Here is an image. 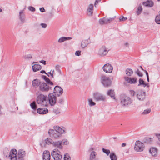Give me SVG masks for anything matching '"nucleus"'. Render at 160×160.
Returning a JSON list of instances; mask_svg holds the SVG:
<instances>
[{
    "mask_svg": "<svg viewBox=\"0 0 160 160\" xmlns=\"http://www.w3.org/2000/svg\"><path fill=\"white\" fill-rule=\"evenodd\" d=\"M120 100L121 105L123 106H127L131 104L132 101L129 96L125 94H121L120 96Z\"/></svg>",
    "mask_w": 160,
    "mask_h": 160,
    "instance_id": "nucleus-1",
    "label": "nucleus"
},
{
    "mask_svg": "<svg viewBox=\"0 0 160 160\" xmlns=\"http://www.w3.org/2000/svg\"><path fill=\"white\" fill-rule=\"evenodd\" d=\"M37 102L38 104L43 106H47L48 105L47 97L42 94H39L37 96Z\"/></svg>",
    "mask_w": 160,
    "mask_h": 160,
    "instance_id": "nucleus-2",
    "label": "nucleus"
},
{
    "mask_svg": "<svg viewBox=\"0 0 160 160\" xmlns=\"http://www.w3.org/2000/svg\"><path fill=\"white\" fill-rule=\"evenodd\" d=\"M50 137L54 140L58 139L61 137L62 135L60 133L57 132L55 129H50L48 132Z\"/></svg>",
    "mask_w": 160,
    "mask_h": 160,
    "instance_id": "nucleus-3",
    "label": "nucleus"
},
{
    "mask_svg": "<svg viewBox=\"0 0 160 160\" xmlns=\"http://www.w3.org/2000/svg\"><path fill=\"white\" fill-rule=\"evenodd\" d=\"M51 154L54 160H61L62 158L61 152L58 148L54 149L51 152Z\"/></svg>",
    "mask_w": 160,
    "mask_h": 160,
    "instance_id": "nucleus-4",
    "label": "nucleus"
},
{
    "mask_svg": "<svg viewBox=\"0 0 160 160\" xmlns=\"http://www.w3.org/2000/svg\"><path fill=\"white\" fill-rule=\"evenodd\" d=\"M136 94L137 99L140 101H143L146 98V92L142 90L137 91Z\"/></svg>",
    "mask_w": 160,
    "mask_h": 160,
    "instance_id": "nucleus-5",
    "label": "nucleus"
},
{
    "mask_svg": "<svg viewBox=\"0 0 160 160\" xmlns=\"http://www.w3.org/2000/svg\"><path fill=\"white\" fill-rule=\"evenodd\" d=\"M101 80L102 84L105 87L109 86L112 83V81L110 78L105 76H101Z\"/></svg>",
    "mask_w": 160,
    "mask_h": 160,
    "instance_id": "nucleus-6",
    "label": "nucleus"
},
{
    "mask_svg": "<svg viewBox=\"0 0 160 160\" xmlns=\"http://www.w3.org/2000/svg\"><path fill=\"white\" fill-rule=\"evenodd\" d=\"M109 50L105 46L103 45L98 49V54L101 57H104L108 53Z\"/></svg>",
    "mask_w": 160,
    "mask_h": 160,
    "instance_id": "nucleus-7",
    "label": "nucleus"
},
{
    "mask_svg": "<svg viewBox=\"0 0 160 160\" xmlns=\"http://www.w3.org/2000/svg\"><path fill=\"white\" fill-rule=\"evenodd\" d=\"M93 96L94 99L97 101H104L106 99V97L104 95L98 92L94 93Z\"/></svg>",
    "mask_w": 160,
    "mask_h": 160,
    "instance_id": "nucleus-8",
    "label": "nucleus"
},
{
    "mask_svg": "<svg viewBox=\"0 0 160 160\" xmlns=\"http://www.w3.org/2000/svg\"><path fill=\"white\" fill-rule=\"evenodd\" d=\"M52 88V87L49 86L47 83L43 82H41L39 87V90L42 92H47Z\"/></svg>",
    "mask_w": 160,
    "mask_h": 160,
    "instance_id": "nucleus-9",
    "label": "nucleus"
},
{
    "mask_svg": "<svg viewBox=\"0 0 160 160\" xmlns=\"http://www.w3.org/2000/svg\"><path fill=\"white\" fill-rule=\"evenodd\" d=\"M143 144L139 141H137L134 147V150L137 152H142L143 150Z\"/></svg>",
    "mask_w": 160,
    "mask_h": 160,
    "instance_id": "nucleus-10",
    "label": "nucleus"
},
{
    "mask_svg": "<svg viewBox=\"0 0 160 160\" xmlns=\"http://www.w3.org/2000/svg\"><path fill=\"white\" fill-rule=\"evenodd\" d=\"M9 157L11 160H18V153L16 150L12 149L10 152Z\"/></svg>",
    "mask_w": 160,
    "mask_h": 160,
    "instance_id": "nucleus-11",
    "label": "nucleus"
},
{
    "mask_svg": "<svg viewBox=\"0 0 160 160\" xmlns=\"http://www.w3.org/2000/svg\"><path fill=\"white\" fill-rule=\"evenodd\" d=\"M48 96L49 103L51 106L54 105L56 102V97L52 93H49Z\"/></svg>",
    "mask_w": 160,
    "mask_h": 160,
    "instance_id": "nucleus-12",
    "label": "nucleus"
},
{
    "mask_svg": "<svg viewBox=\"0 0 160 160\" xmlns=\"http://www.w3.org/2000/svg\"><path fill=\"white\" fill-rule=\"evenodd\" d=\"M63 89L58 86H56L54 88L53 92L58 96H61L63 93Z\"/></svg>",
    "mask_w": 160,
    "mask_h": 160,
    "instance_id": "nucleus-13",
    "label": "nucleus"
},
{
    "mask_svg": "<svg viewBox=\"0 0 160 160\" xmlns=\"http://www.w3.org/2000/svg\"><path fill=\"white\" fill-rule=\"evenodd\" d=\"M53 140L50 138H48L45 139L44 141H42L40 144V146L43 147L46 146V144L48 145H52V146Z\"/></svg>",
    "mask_w": 160,
    "mask_h": 160,
    "instance_id": "nucleus-14",
    "label": "nucleus"
},
{
    "mask_svg": "<svg viewBox=\"0 0 160 160\" xmlns=\"http://www.w3.org/2000/svg\"><path fill=\"white\" fill-rule=\"evenodd\" d=\"M103 70L107 73H110L112 72V66L109 63L105 64L102 67Z\"/></svg>",
    "mask_w": 160,
    "mask_h": 160,
    "instance_id": "nucleus-15",
    "label": "nucleus"
},
{
    "mask_svg": "<svg viewBox=\"0 0 160 160\" xmlns=\"http://www.w3.org/2000/svg\"><path fill=\"white\" fill-rule=\"evenodd\" d=\"M112 20V18H106L105 17H104L99 19V22L100 25H103L110 23Z\"/></svg>",
    "mask_w": 160,
    "mask_h": 160,
    "instance_id": "nucleus-16",
    "label": "nucleus"
},
{
    "mask_svg": "<svg viewBox=\"0 0 160 160\" xmlns=\"http://www.w3.org/2000/svg\"><path fill=\"white\" fill-rule=\"evenodd\" d=\"M54 129L56 130L57 132L60 133V135L66 133L67 132L66 128L64 127H60L58 126H56L54 127Z\"/></svg>",
    "mask_w": 160,
    "mask_h": 160,
    "instance_id": "nucleus-17",
    "label": "nucleus"
},
{
    "mask_svg": "<svg viewBox=\"0 0 160 160\" xmlns=\"http://www.w3.org/2000/svg\"><path fill=\"white\" fill-rule=\"evenodd\" d=\"M124 79L126 81L130 84H135L138 82L137 79L136 78H131L128 77H124Z\"/></svg>",
    "mask_w": 160,
    "mask_h": 160,
    "instance_id": "nucleus-18",
    "label": "nucleus"
},
{
    "mask_svg": "<svg viewBox=\"0 0 160 160\" xmlns=\"http://www.w3.org/2000/svg\"><path fill=\"white\" fill-rule=\"evenodd\" d=\"M43 160H50V154L49 151L48 150L44 151L43 153Z\"/></svg>",
    "mask_w": 160,
    "mask_h": 160,
    "instance_id": "nucleus-19",
    "label": "nucleus"
},
{
    "mask_svg": "<svg viewBox=\"0 0 160 160\" xmlns=\"http://www.w3.org/2000/svg\"><path fill=\"white\" fill-rule=\"evenodd\" d=\"M94 149L93 148H91L89 151H91L89 160H97L96 159V156L97 152L93 151Z\"/></svg>",
    "mask_w": 160,
    "mask_h": 160,
    "instance_id": "nucleus-20",
    "label": "nucleus"
},
{
    "mask_svg": "<svg viewBox=\"0 0 160 160\" xmlns=\"http://www.w3.org/2000/svg\"><path fill=\"white\" fill-rule=\"evenodd\" d=\"M52 146L55 148H57L58 149H62L63 148V146L61 144V141H53Z\"/></svg>",
    "mask_w": 160,
    "mask_h": 160,
    "instance_id": "nucleus-21",
    "label": "nucleus"
},
{
    "mask_svg": "<svg viewBox=\"0 0 160 160\" xmlns=\"http://www.w3.org/2000/svg\"><path fill=\"white\" fill-rule=\"evenodd\" d=\"M93 10V5L92 4H90L87 7V12L88 15L91 16L92 15Z\"/></svg>",
    "mask_w": 160,
    "mask_h": 160,
    "instance_id": "nucleus-22",
    "label": "nucleus"
},
{
    "mask_svg": "<svg viewBox=\"0 0 160 160\" xmlns=\"http://www.w3.org/2000/svg\"><path fill=\"white\" fill-rule=\"evenodd\" d=\"M25 151L23 150H19L18 151V160H23L22 158L25 156Z\"/></svg>",
    "mask_w": 160,
    "mask_h": 160,
    "instance_id": "nucleus-23",
    "label": "nucleus"
},
{
    "mask_svg": "<svg viewBox=\"0 0 160 160\" xmlns=\"http://www.w3.org/2000/svg\"><path fill=\"white\" fill-rule=\"evenodd\" d=\"M37 112L40 114H44L48 112V110L46 108H40L38 109Z\"/></svg>",
    "mask_w": 160,
    "mask_h": 160,
    "instance_id": "nucleus-24",
    "label": "nucleus"
},
{
    "mask_svg": "<svg viewBox=\"0 0 160 160\" xmlns=\"http://www.w3.org/2000/svg\"><path fill=\"white\" fill-rule=\"evenodd\" d=\"M19 18L22 23L25 22V16L24 12L23 10H21L19 12Z\"/></svg>",
    "mask_w": 160,
    "mask_h": 160,
    "instance_id": "nucleus-25",
    "label": "nucleus"
},
{
    "mask_svg": "<svg viewBox=\"0 0 160 160\" xmlns=\"http://www.w3.org/2000/svg\"><path fill=\"white\" fill-rule=\"evenodd\" d=\"M41 82H40L38 79H36L33 80L32 85L35 88H37L38 87H40Z\"/></svg>",
    "mask_w": 160,
    "mask_h": 160,
    "instance_id": "nucleus-26",
    "label": "nucleus"
},
{
    "mask_svg": "<svg viewBox=\"0 0 160 160\" xmlns=\"http://www.w3.org/2000/svg\"><path fill=\"white\" fill-rule=\"evenodd\" d=\"M149 152L153 156H156L158 153V150L157 148L154 147L151 148L149 149Z\"/></svg>",
    "mask_w": 160,
    "mask_h": 160,
    "instance_id": "nucleus-27",
    "label": "nucleus"
},
{
    "mask_svg": "<svg viewBox=\"0 0 160 160\" xmlns=\"http://www.w3.org/2000/svg\"><path fill=\"white\" fill-rule=\"evenodd\" d=\"M107 95L109 96L114 100H116V98L115 97V93L114 90L112 89L109 90L107 92Z\"/></svg>",
    "mask_w": 160,
    "mask_h": 160,
    "instance_id": "nucleus-28",
    "label": "nucleus"
},
{
    "mask_svg": "<svg viewBox=\"0 0 160 160\" xmlns=\"http://www.w3.org/2000/svg\"><path fill=\"white\" fill-rule=\"evenodd\" d=\"M32 68L33 71L34 72H36L40 70L41 69L42 67L39 64H35L32 66Z\"/></svg>",
    "mask_w": 160,
    "mask_h": 160,
    "instance_id": "nucleus-29",
    "label": "nucleus"
},
{
    "mask_svg": "<svg viewBox=\"0 0 160 160\" xmlns=\"http://www.w3.org/2000/svg\"><path fill=\"white\" fill-rule=\"evenodd\" d=\"M153 4V3L152 1L148 0L143 2V5L146 7H152Z\"/></svg>",
    "mask_w": 160,
    "mask_h": 160,
    "instance_id": "nucleus-30",
    "label": "nucleus"
},
{
    "mask_svg": "<svg viewBox=\"0 0 160 160\" xmlns=\"http://www.w3.org/2000/svg\"><path fill=\"white\" fill-rule=\"evenodd\" d=\"M71 39L72 38L70 37H62L59 39L58 40V42L59 43H62L68 40Z\"/></svg>",
    "mask_w": 160,
    "mask_h": 160,
    "instance_id": "nucleus-31",
    "label": "nucleus"
},
{
    "mask_svg": "<svg viewBox=\"0 0 160 160\" xmlns=\"http://www.w3.org/2000/svg\"><path fill=\"white\" fill-rule=\"evenodd\" d=\"M42 78L48 84L50 85H53V83L46 76H42Z\"/></svg>",
    "mask_w": 160,
    "mask_h": 160,
    "instance_id": "nucleus-32",
    "label": "nucleus"
},
{
    "mask_svg": "<svg viewBox=\"0 0 160 160\" xmlns=\"http://www.w3.org/2000/svg\"><path fill=\"white\" fill-rule=\"evenodd\" d=\"M55 68L57 72V76L58 77L62 74L61 71L60 69V66L58 65H57L55 66Z\"/></svg>",
    "mask_w": 160,
    "mask_h": 160,
    "instance_id": "nucleus-33",
    "label": "nucleus"
},
{
    "mask_svg": "<svg viewBox=\"0 0 160 160\" xmlns=\"http://www.w3.org/2000/svg\"><path fill=\"white\" fill-rule=\"evenodd\" d=\"M126 75H127V77H131L132 75L133 72L132 69L130 68H128L126 70Z\"/></svg>",
    "mask_w": 160,
    "mask_h": 160,
    "instance_id": "nucleus-34",
    "label": "nucleus"
},
{
    "mask_svg": "<svg viewBox=\"0 0 160 160\" xmlns=\"http://www.w3.org/2000/svg\"><path fill=\"white\" fill-rule=\"evenodd\" d=\"M88 41L87 40H85L82 41L81 46L82 48H84L88 46Z\"/></svg>",
    "mask_w": 160,
    "mask_h": 160,
    "instance_id": "nucleus-35",
    "label": "nucleus"
},
{
    "mask_svg": "<svg viewBox=\"0 0 160 160\" xmlns=\"http://www.w3.org/2000/svg\"><path fill=\"white\" fill-rule=\"evenodd\" d=\"M142 11V6H139L138 7L136 11L137 15H139Z\"/></svg>",
    "mask_w": 160,
    "mask_h": 160,
    "instance_id": "nucleus-36",
    "label": "nucleus"
},
{
    "mask_svg": "<svg viewBox=\"0 0 160 160\" xmlns=\"http://www.w3.org/2000/svg\"><path fill=\"white\" fill-rule=\"evenodd\" d=\"M30 106L31 107V108L34 110V111H33L32 112L34 113H36L35 110L37 108L35 102H33L31 103Z\"/></svg>",
    "mask_w": 160,
    "mask_h": 160,
    "instance_id": "nucleus-37",
    "label": "nucleus"
},
{
    "mask_svg": "<svg viewBox=\"0 0 160 160\" xmlns=\"http://www.w3.org/2000/svg\"><path fill=\"white\" fill-rule=\"evenodd\" d=\"M155 22L158 24H160V11L159 15H157L155 18Z\"/></svg>",
    "mask_w": 160,
    "mask_h": 160,
    "instance_id": "nucleus-38",
    "label": "nucleus"
},
{
    "mask_svg": "<svg viewBox=\"0 0 160 160\" xmlns=\"http://www.w3.org/2000/svg\"><path fill=\"white\" fill-rule=\"evenodd\" d=\"M138 86H141L142 87H144V86H145V83L142 79L140 78L139 80V84Z\"/></svg>",
    "mask_w": 160,
    "mask_h": 160,
    "instance_id": "nucleus-39",
    "label": "nucleus"
},
{
    "mask_svg": "<svg viewBox=\"0 0 160 160\" xmlns=\"http://www.w3.org/2000/svg\"><path fill=\"white\" fill-rule=\"evenodd\" d=\"M48 75L49 74L52 78H53L54 76H57V75H56L54 72V70H51L49 72H48Z\"/></svg>",
    "mask_w": 160,
    "mask_h": 160,
    "instance_id": "nucleus-40",
    "label": "nucleus"
},
{
    "mask_svg": "<svg viewBox=\"0 0 160 160\" xmlns=\"http://www.w3.org/2000/svg\"><path fill=\"white\" fill-rule=\"evenodd\" d=\"M110 157L111 160H117V156L114 153H111Z\"/></svg>",
    "mask_w": 160,
    "mask_h": 160,
    "instance_id": "nucleus-41",
    "label": "nucleus"
},
{
    "mask_svg": "<svg viewBox=\"0 0 160 160\" xmlns=\"http://www.w3.org/2000/svg\"><path fill=\"white\" fill-rule=\"evenodd\" d=\"M88 104L90 106H92L95 105V102L92 101V99L91 98L88 99Z\"/></svg>",
    "mask_w": 160,
    "mask_h": 160,
    "instance_id": "nucleus-42",
    "label": "nucleus"
},
{
    "mask_svg": "<svg viewBox=\"0 0 160 160\" xmlns=\"http://www.w3.org/2000/svg\"><path fill=\"white\" fill-rule=\"evenodd\" d=\"M53 112L56 115H58L60 113V110L58 108H55L53 110Z\"/></svg>",
    "mask_w": 160,
    "mask_h": 160,
    "instance_id": "nucleus-43",
    "label": "nucleus"
},
{
    "mask_svg": "<svg viewBox=\"0 0 160 160\" xmlns=\"http://www.w3.org/2000/svg\"><path fill=\"white\" fill-rule=\"evenodd\" d=\"M151 111V109L148 108L145 110L142 113V115H146L147 114H148Z\"/></svg>",
    "mask_w": 160,
    "mask_h": 160,
    "instance_id": "nucleus-44",
    "label": "nucleus"
},
{
    "mask_svg": "<svg viewBox=\"0 0 160 160\" xmlns=\"http://www.w3.org/2000/svg\"><path fill=\"white\" fill-rule=\"evenodd\" d=\"M61 144L62 145V144L65 145H67L69 143L68 140L66 139H64L62 140V141H61Z\"/></svg>",
    "mask_w": 160,
    "mask_h": 160,
    "instance_id": "nucleus-45",
    "label": "nucleus"
},
{
    "mask_svg": "<svg viewBox=\"0 0 160 160\" xmlns=\"http://www.w3.org/2000/svg\"><path fill=\"white\" fill-rule=\"evenodd\" d=\"M64 160H71V158L69 154L67 153L64 154Z\"/></svg>",
    "mask_w": 160,
    "mask_h": 160,
    "instance_id": "nucleus-46",
    "label": "nucleus"
},
{
    "mask_svg": "<svg viewBox=\"0 0 160 160\" xmlns=\"http://www.w3.org/2000/svg\"><path fill=\"white\" fill-rule=\"evenodd\" d=\"M102 152L106 153L107 155H108L110 153V151L108 149H106L105 148H102Z\"/></svg>",
    "mask_w": 160,
    "mask_h": 160,
    "instance_id": "nucleus-47",
    "label": "nucleus"
},
{
    "mask_svg": "<svg viewBox=\"0 0 160 160\" xmlns=\"http://www.w3.org/2000/svg\"><path fill=\"white\" fill-rule=\"evenodd\" d=\"M32 56L31 54H28L25 55L24 56V58L25 59H31L32 58Z\"/></svg>",
    "mask_w": 160,
    "mask_h": 160,
    "instance_id": "nucleus-48",
    "label": "nucleus"
},
{
    "mask_svg": "<svg viewBox=\"0 0 160 160\" xmlns=\"http://www.w3.org/2000/svg\"><path fill=\"white\" fill-rule=\"evenodd\" d=\"M130 92L131 96L132 97L134 96L135 94V92L134 90H130Z\"/></svg>",
    "mask_w": 160,
    "mask_h": 160,
    "instance_id": "nucleus-49",
    "label": "nucleus"
},
{
    "mask_svg": "<svg viewBox=\"0 0 160 160\" xmlns=\"http://www.w3.org/2000/svg\"><path fill=\"white\" fill-rule=\"evenodd\" d=\"M28 9L32 12H34L35 11V8L32 7L30 6L28 8Z\"/></svg>",
    "mask_w": 160,
    "mask_h": 160,
    "instance_id": "nucleus-50",
    "label": "nucleus"
},
{
    "mask_svg": "<svg viewBox=\"0 0 160 160\" xmlns=\"http://www.w3.org/2000/svg\"><path fill=\"white\" fill-rule=\"evenodd\" d=\"M81 51L79 50L77 51L75 53V54L76 56H80L81 55Z\"/></svg>",
    "mask_w": 160,
    "mask_h": 160,
    "instance_id": "nucleus-51",
    "label": "nucleus"
},
{
    "mask_svg": "<svg viewBox=\"0 0 160 160\" xmlns=\"http://www.w3.org/2000/svg\"><path fill=\"white\" fill-rule=\"evenodd\" d=\"M40 25L41 26L42 28H46L47 26V25L46 24L44 23H41Z\"/></svg>",
    "mask_w": 160,
    "mask_h": 160,
    "instance_id": "nucleus-52",
    "label": "nucleus"
},
{
    "mask_svg": "<svg viewBox=\"0 0 160 160\" xmlns=\"http://www.w3.org/2000/svg\"><path fill=\"white\" fill-rule=\"evenodd\" d=\"M137 75L140 77H142L143 76V74L142 72H140L139 70H138V72H137Z\"/></svg>",
    "mask_w": 160,
    "mask_h": 160,
    "instance_id": "nucleus-53",
    "label": "nucleus"
},
{
    "mask_svg": "<svg viewBox=\"0 0 160 160\" xmlns=\"http://www.w3.org/2000/svg\"><path fill=\"white\" fill-rule=\"evenodd\" d=\"M127 18L126 17H124V16H122L121 18H120L119 20L121 21H124L127 20Z\"/></svg>",
    "mask_w": 160,
    "mask_h": 160,
    "instance_id": "nucleus-54",
    "label": "nucleus"
},
{
    "mask_svg": "<svg viewBox=\"0 0 160 160\" xmlns=\"http://www.w3.org/2000/svg\"><path fill=\"white\" fill-rule=\"evenodd\" d=\"M101 0H96L94 3V6L96 7V5L98 4V3L101 1Z\"/></svg>",
    "mask_w": 160,
    "mask_h": 160,
    "instance_id": "nucleus-55",
    "label": "nucleus"
},
{
    "mask_svg": "<svg viewBox=\"0 0 160 160\" xmlns=\"http://www.w3.org/2000/svg\"><path fill=\"white\" fill-rule=\"evenodd\" d=\"M40 10L42 12H45V10L43 7H42L40 8Z\"/></svg>",
    "mask_w": 160,
    "mask_h": 160,
    "instance_id": "nucleus-56",
    "label": "nucleus"
},
{
    "mask_svg": "<svg viewBox=\"0 0 160 160\" xmlns=\"http://www.w3.org/2000/svg\"><path fill=\"white\" fill-rule=\"evenodd\" d=\"M40 62L43 64L44 65L46 64V61L43 60H42L40 61Z\"/></svg>",
    "mask_w": 160,
    "mask_h": 160,
    "instance_id": "nucleus-57",
    "label": "nucleus"
},
{
    "mask_svg": "<svg viewBox=\"0 0 160 160\" xmlns=\"http://www.w3.org/2000/svg\"><path fill=\"white\" fill-rule=\"evenodd\" d=\"M49 16L50 17L52 18L54 16V14L52 12H50L49 13Z\"/></svg>",
    "mask_w": 160,
    "mask_h": 160,
    "instance_id": "nucleus-58",
    "label": "nucleus"
},
{
    "mask_svg": "<svg viewBox=\"0 0 160 160\" xmlns=\"http://www.w3.org/2000/svg\"><path fill=\"white\" fill-rule=\"evenodd\" d=\"M40 72L42 73H45L46 74H47L48 76H49V75H48V74H47L46 72L44 70H42Z\"/></svg>",
    "mask_w": 160,
    "mask_h": 160,
    "instance_id": "nucleus-59",
    "label": "nucleus"
},
{
    "mask_svg": "<svg viewBox=\"0 0 160 160\" xmlns=\"http://www.w3.org/2000/svg\"><path fill=\"white\" fill-rule=\"evenodd\" d=\"M146 86H147L148 87H149V83H145V86H144L143 87H145Z\"/></svg>",
    "mask_w": 160,
    "mask_h": 160,
    "instance_id": "nucleus-60",
    "label": "nucleus"
},
{
    "mask_svg": "<svg viewBox=\"0 0 160 160\" xmlns=\"http://www.w3.org/2000/svg\"><path fill=\"white\" fill-rule=\"evenodd\" d=\"M126 146V143H123L122 144V147H125Z\"/></svg>",
    "mask_w": 160,
    "mask_h": 160,
    "instance_id": "nucleus-61",
    "label": "nucleus"
},
{
    "mask_svg": "<svg viewBox=\"0 0 160 160\" xmlns=\"http://www.w3.org/2000/svg\"><path fill=\"white\" fill-rule=\"evenodd\" d=\"M145 73H146V76H147V77H149L148 73V72L147 71H145Z\"/></svg>",
    "mask_w": 160,
    "mask_h": 160,
    "instance_id": "nucleus-62",
    "label": "nucleus"
},
{
    "mask_svg": "<svg viewBox=\"0 0 160 160\" xmlns=\"http://www.w3.org/2000/svg\"><path fill=\"white\" fill-rule=\"evenodd\" d=\"M63 102V99H61V100H59V102L60 103H61L62 102Z\"/></svg>",
    "mask_w": 160,
    "mask_h": 160,
    "instance_id": "nucleus-63",
    "label": "nucleus"
},
{
    "mask_svg": "<svg viewBox=\"0 0 160 160\" xmlns=\"http://www.w3.org/2000/svg\"><path fill=\"white\" fill-rule=\"evenodd\" d=\"M147 81L148 82H149V77H147Z\"/></svg>",
    "mask_w": 160,
    "mask_h": 160,
    "instance_id": "nucleus-64",
    "label": "nucleus"
}]
</instances>
